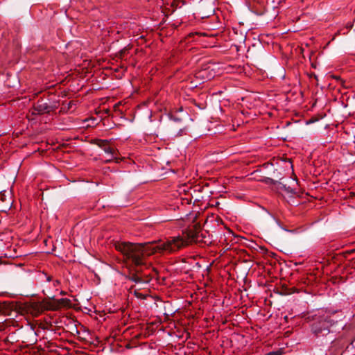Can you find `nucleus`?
I'll list each match as a JSON object with an SVG mask.
<instances>
[{
  "label": "nucleus",
  "mask_w": 355,
  "mask_h": 355,
  "mask_svg": "<svg viewBox=\"0 0 355 355\" xmlns=\"http://www.w3.org/2000/svg\"><path fill=\"white\" fill-rule=\"evenodd\" d=\"M186 243L180 237H170L165 241L159 240L151 243L116 242L115 249L121 253L123 261L135 268L146 266L147 271H155L146 262L147 257L159 253H174Z\"/></svg>",
  "instance_id": "obj_1"
},
{
  "label": "nucleus",
  "mask_w": 355,
  "mask_h": 355,
  "mask_svg": "<svg viewBox=\"0 0 355 355\" xmlns=\"http://www.w3.org/2000/svg\"><path fill=\"white\" fill-rule=\"evenodd\" d=\"M337 321L334 318V314L324 313L315 315L311 324V331L318 342L331 343L334 340V335L331 330V327Z\"/></svg>",
  "instance_id": "obj_2"
},
{
  "label": "nucleus",
  "mask_w": 355,
  "mask_h": 355,
  "mask_svg": "<svg viewBox=\"0 0 355 355\" xmlns=\"http://www.w3.org/2000/svg\"><path fill=\"white\" fill-rule=\"evenodd\" d=\"M33 114H43L44 113H49L51 111H54L57 109L55 105H50L48 103L44 101L43 98H40L33 107Z\"/></svg>",
  "instance_id": "obj_3"
},
{
  "label": "nucleus",
  "mask_w": 355,
  "mask_h": 355,
  "mask_svg": "<svg viewBox=\"0 0 355 355\" xmlns=\"http://www.w3.org/2000/svg\"><path fill=\"white\" fill-rule=\"evenodd\" d=\"M152 271L153 270H150V272H147L146 276L145 277H143L139 275V273L141 272V270L139 268H135L134 269V271L130 272L128 275V279L135 283L144 282L147 284L149 283L152 279Z\"/></svg>",
  "instance_id": "obj_4"
},
{
  "label": "nucleus",
  "mask_w": 355,
  "mask_h": 355,
  "mask_svg": "<svg viewBox=\"0 0 355 355\" xmlns=\"http://www.w3.org/2000/svg\"><path fill=\"white\" fill-rule=\"evenodd\" d=\"M92 144H94L102 148L106 153L110 154L112 158H116V150L112 147H110L109 145V141L101 139H94L91 141Z\"/></svg>",
  "instance_id": "obj_5"
},
{
  "label": "nucleus",
  "mask_w": 355,
  "mask_h": 355,
  "mask_svg": "<svg viewBox=\"0 0 355 355\" xmlns=\"http://www.w3.org/2000/svg\"><path fill=\"white\" fill-rule=\"evenodd\" d=\"M184 233H186L187 239H184L182 236H178V237H180L186 243V244L184 246H182V248H180L178 250H180V249L188 245V243H189L188 238L192 241H197L200 236L199 232L194 230H187Z\"/></svg>",
  "instance_id": "obj_6"
},
{
  "label": "nucleus",
  "mask_w": 355,
  "mask_h": 355,
  "mask_svg": "<svg viewBox=\"0 0 355 355\" xmlns=\"http://www.w3.org/2000/svg\"><path fill=\"white\" fill-rule=\"evenodd\" d=\"M295 291H296V288L295 287L290 288L288 286L284 284L282 286V290H281L280 293L282 295H290V294L295 293Z\"/></svg>",
  "instance_id": "obj_7"
},
{
  "label": "nucleus",
  "mask_w": 355,
  "mask_h": 355,
  "mask_svg": "<svg viewBox=\"0 0 355 355\" xmlns=\"http://www.w3.org/2000/svg\"><path fill=\"white\" fill-rule=\"evenodd\" d=\"M56 307L61 306L70 307L71 304V300L68 298H61L60 300H56Z\"/></svg>",
  "instance_id": "obj_8"
},
{
  "label": "nucleus",
  "mask_w": 355,
  "mask_h": 355,
  "mask_svg": "<svg viewBox=\"0 0 355 355\" xmlns=\"http://www.w3.org/2000/svg\"><path fill=\"white\" fill-rule=\"evenodd\" d=\"M135 295L137 298H139V299H145L146 298V295L144 294L137 292V291H135Z\"/></svg>",
  "instance_id": "obj_9"
},
{
  "label": "nucleus",
  "mask_w": 355,
  "mask_h": 355,
  "mask_svg": "<svg viewBox=\"0 0 355 355\" xmlns=\"http://www.w3.org/2000/svg\"><path fill=\"white\" fill-rule=\"evenodd\" d=\"M128 49L127 48H123V49H121L119 52V54H120V57L122 58L125 56V55L128 52Z\"/></svg>",
  "instance_id": "obj_10"
},
{
  "label": "nucleus",
  "mask_w": 355,
  "mask_h": 355,
  "mask_svg": "<svg viewBox=\"0 0 355 355\" xmlns=\"http://www.w3.org/2000/svg\"><path fill=\"white\" fill-rule=\"evenodd\" d=\"M199 34H200V33H197V32H196V33H190V34L188 35V40H189L190 38L193 37H194V36H196V35H198ZM189 41H190V40H189Z\"/></svg>",
  "instance_id": "obj_11"
},
{
  "label": "nucleus",
  "mask_w": 355,
  "mask_h": 355,
  "mask_svg": "<svg viewBox=\"0 0 355 355\" xmlns=\"http://www.w3.org/2000/svg\"><path fill=\"white\" fill-rule=\"evenodd\" d=\"M270 355H282V352L280 350L273 351L270 352Z\"/></svg>",
  "instance_id": "obj_12"
},
{
  "label": "nucleus",
  "mask_w": 355,
  "mask_h": 355,
  "mask_svg": "<svg viewBox=\"0 0 355 355\" xmlns=\"http://www.w3.org/2000/svg\"><path fill=\"white\" fill-rule=\"evenodd\" d=\"M333 78H335V79H336V80H339V81H340V82H341V84H343V80L340 77L336 76H333Z\"/></svg>",
  "instance_id": "obj_13"
},
{
  "label": "nucleus",
  "mask_w": 355,
  "mask_h": 355,
  "mask_svg": "<svg viewBox=\"0 0 355 355\" xmlns=\"http://www.w3.org/2000/svg\"><path fill=\"white\" fill-rule=\"evenodd\" d=\"M171 118L172 119H173L174 121H180V119H178V118H175V117H174V116H172Z\"/></svg>",
  "instance_id": "obj_14"
},
{
  "label": "nucleus",
  "mask_w": 355,
  "mask_h": 355,
  "mask_svg": "<svg viewBox=\"0 0 355 355\" xmlns=\"http://www.w3.org/2000/svg\"><path fill=\"white\" fill-rule=\"evenodd\" d=\"M72 101H70L68 104V109H69L71 107Z\"/></svg>",
  "instance_id": "obj_15"
},
{
  "label": "nucleus",
  "mask_w": 355,
  "mask_h": 355,
  "mask_svg": "<svg viewBox=\"0 0 355 355\" xmlns=\"http://www.w3.org/2000/svg\"><path fill=\"white\" fill-rule=\"evenodd\" d=\"M46 279H47L48 282H51V276H48Z\"/></svg>",
  "instance_id": "obj_16"
},
{
  "label": "nucleus",
  "mask_w": 355,
  "mask_h": 355,
  "mask_svg": "<svg viewBox=\"0 0 355 355\" xmlns=\"http://www.w3.org/2000/svg\"><path fill=\"white\" fill-rule=\"evenodd\" d=\"M352 27V24H349L347 25V28H351Z\"/></svg>",
  "instance_id": "obj_17"
},
{
  "label": "nucleus",
  "mask_w": 355,
  "mask_h": 355,
  "mask_svg": "<svg viewBox=\"0 0 355 355\" xmlns=\"http://www.w3.org/2000/svg\"><path fill=\"white\" fill-rule=\"evenodd\" d=\"M112 159H108V160H107V161H106V162H111V161H112Z\"/></svg>",
  "instance_id": "obj_18"
},
{
  "label": "nucleus",
  "mask_w": 355,
  "mask_h": 355,
  "mask_svg": "<svg viewBox=\"0 0 355 355\" xmlns=\"http://www.w3.org/2000/svg\"><path fill=\"white\" fill-rule=\"evenodd\" d=\"M350 326H351V325H349V327ZM347 328H348V327L345 326V329H347Z\"/></svg>",
  "instance_id": "obj_19"
},
{
  "label": "nucleus",
  "mask_w": 355,
  "mask_h": 355,
  "mask_svg": "<svg viewBox=\"0 0 355 355\" xmlns=\"http://www.w3.org/2000/svg\"><path fill=\"white\" fill-rule=\"evenodd\" d=\"M265 355H270V352H269V353H268V354H265Z\"/></svg>",
  "instance_id": "obj_20"
},
{
  "label": "nucleus",
  "mask_w": 355,
  "mask_h": 355,
  "mask_svg": "<svg viewBox=\"0 0 355 355\" xmlns=\"http://www.w3.org/2000/svg\"><path fill=\"white\" fill-rule=\"evenodd\" d=\"M265 355H270V352H269V353H268V354H265Z\"/></svg>",
  "instance_id": "obj_21"
},
{
  "label": "nucleus",
  "mask_w": 355,
  "mask_h": 355,
  "mask_svg": "<svg viewBox=\"0 0 355 355\" xmlns=\"http://www.w3.org/2000/svg\"><path fill=\"white\" fill-rule=\"evenodd\" d=\"M354 263H355V258L354 259Z\"/></svg>",
  "instance_id": "obj_22"
}]
</instances>
